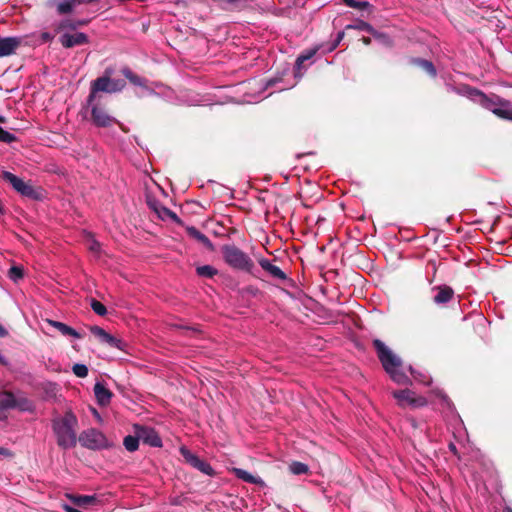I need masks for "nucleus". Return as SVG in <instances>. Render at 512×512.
Wrapping results in <instances>:
<instances>
[{
  "mask_svg": "<svg viewBox=\"0 0 512 512\" xmlns=\"http://www.w3.org/2000/svg\"><path fill=\"white\" fill-rule=\"evenodd\" d=\"M7 335V330L0 324V337H5Z\"/></svg>",
  "mask_w": 512,
  "mask_h": 512,
  "instance_id": "obj_43",
  "label": "nucleus"
},
{
  "mask_svg": "<svg viewBox=\"0 0 512 512\" xmlns=\"http://www.w3.org/2000/svg\"><path fill=\"white\" fill-rule=\"evenodd\" d=\"M139 440H140V438L138 437L137 434H136V436L129 435L124 438L123 444L128 451L133 452L138 449Z\"/></svg>",
  "mask_w": 512,
  "mask_h": 512,
  "instance_id": "obj_24",
  "label": "nucleus"
},
{
  "mask_svg": "<svg viewBox=\"0 0 512 512\" xmlns=\"http://www.w3.org/2000/svg\"><path fill=\"white\" fill-rule=\"evenodd\" d=\"M15 395L10 392L0 394V410L14 408Z\"/></svg>",
  "mask_w": 512,
  "mask_h": 512,
  "instance_id": "obj_22",
  "label": "nucleus"
},
{
  "mask_svg": "<svg viewBox=\"0 0 512 512\" xmlns=\"http://www.w3.org/2000/svg\"><path fill=\"white\" fill-rule=\"evenodd\" d=\"M503 512H512V509L510 507H505Z\"/></svg>",
  "mask_w": 512,
  "mask_h": 512,
  "instance_id": "obj_47",
  "label": "nucleus"
},
{
  "mask_svg": "<svg viewBox=\"0 0 512 512\" xmlns=\"http://www.w3.org/2000/svg\"><path fill=\"white\" fill-rule=\"evenodd\" d=\"M93 414L95 415V417H97L98 419H100V416H99L98 412H97L95 409H93Z\"/></svg>",
  "mask_w": 512,
  "mask_h": 512,
  "instance_id": "obj_46",
  "label": "nucleus"
},
{
  "mask_svg": "<svg viewBox=\"0 0 512 512\" xmlns=\"http://www.w3.org/2000/svg\"><path fill=\"white\" fill-rule=\"evenodd\" d=\"M94 394L98 404L101 406L108 405L111 401L112 393L100 382L95 384Z\"/></svg>",
  "mask_w": 512,
  "mask_h": 512,
  "instance_id": "obj_15",
  "label": "nucleus"
},
{
  "mask_svg": "<svg viewBox=\"0 0 512 512\" xmlns=\"http://www.w3.org/2000/svg\"><path fill=\"white\" fill-rule=\"evenodd\" d=\"M363 42H364V44L369 45L370 44V38L364 37L363 38Z\"/></svg>",
  "mask_w": 512,
  "mask_h": 512,
  "instance_id": "obj_44",
  "label": "nucleus"
},
{
  "mask_svg": "<svg viewBox=\"0 0 512 512\" xmlns=\"http://www.w3.org/2000/svg\"><path fill=\"white\" fill-rule=\"evenodd\" d=\"M411 374L413 375L414 379L418 380L417 376L414 375L413 370H411Z\"/></svg>",
  "mask_w": 512,
  "mask_h": 512,
  "instance_id": "obj_48",
  "label": "nucleus"
},
{
  "mask_svg": "<svg viewBox=\"0 0 512 512\" xmlns=\"http://www.w3.org/2000/svg\"><path fill=\"white\" fill-rule=\"evenodd\" d=\"M224 262L234 270L252 273L254 262L251 257L235 245L226 244L221 247Z\"/></svg>",
  "mask_w": 512,
  "mask_h": 512,
  "instance_id": "obj_3",
  "label": "nucleus"
},
{
  "mask_svg": "<svg viewBox=\"0 0 512 512\" xmlns=\"http://www.w3.org/2000/svg\"><path fill=\"white\" fill-rule=\"evenodd\" d=\"M78 420L76 416L67 411L64 415L55 417L52 420V429L57 439V444L63 449H70L76 446V428Z\"/></svg>",
  "mask_w": 512,
  "mask_h": 512,
  "instance_id": "obj_1",
  "label": "nucleus"
},
{
  "mask_svg": "<svg viewBox=\"0 0 512 512\" xmlns=\"http://www.w3.org/2000/svg\"><path fill=\"white\" fill-rule=\"evenodd\" d=\"M46 5L49 7L56 5L58 14L63 15L70 13L76 6V2L75 0H62L56 3V0H48Z\"/></svg>",
  "mask_w": 512,
  "mask_h": 512,
  "instance_id": "obj_18",
  "label": "nucleus"
},
{
  "mask_svg": "<svg viewBox=\"0 0 512 512\" xmlns=\"http://www.w3.org/2000/svg\"><path fill=\"white\" fill-rule=\"evenodd\" d=\"M392 395L397 400L398 405L403 408H418L427 404V401L424 397L416 395L415 392L409 389L394 391Z\"/></svg>",
  "mask_w": 512,
  "mask_h": 512,
  "instance_id": "obj_6",
  "label": "nucleus"
},
{
  "mask_svg": "<svg viewBox=\"0 0 512 512\" xmlns=\"http://www.w3.org/2000/svg\"><path fill=\"white\" fill-rule=\"evenodd\" d=\"M72 370L73 373L80 378H84L88 375V368L84 364H75Z\"/></svg>",
  "mask_w": 512,
  "mask_h": 512,
  "instance_id": "obj_33",
  "label": "nucleus"
},
{
  "mask_svg": "<svg viewBox=\"0 0 512 512\" xmlns=\"http://www.w3.org/2000/svg\"><path fill=\"white\" fill-rule=\"evenodd\" d=\"M182 456L186 460L187 463H189L191 466L196 468L197 470L201 471L202 473L213 476L215 474L214 469L211 467L209 463H207L204 460H201L199 457L191 453L186 448H181L180 450Z\"/></svg>",
  "mask_w": 512,
  "mask_h": 512,
  "instance_id": "obj_10",
  "label": "nucleus"
},
{
  "mask_svg": "<svg viewBox=\"0 0 512 512\" xmlns=\"http://www.w3.org/2000/svg\"><path fill=\"white\" fill-rule=\"evenodd\" d=\"M417 64L421 66L427 73L432 76L436 75V70L432 64V62L427 60H417Z\"/></svg>",
  "mask_w": 512,
  "mask_h": 512,
  "instance_id": "obj_34",
  "label": "nucleus"
},
{
  "mask_svg": "<svg viewBox=\"0 0 512 512\" xmlns=\"http://www.w3.org/2000/svg\"><path fill=\"white\" fill-rule=\"evenodd\" d=\"M157 213L159 214V216L161 218H163L165 215L170 214V211L168 209H166V208H162L161 211L157 210Z\"/></svg>",
  "mask_w": 512,
  "mask_h": 512,
  "instance_id": "obj_41",
  "label": "nucleus"
},
{
  "mask_svg": "<svg viewBox=\"0 0 512 512\" xmlns=\"http://www.w3.org/2000/svg\"><path fill=\"white\" fill-rule=\"evenodd\" d=\"M91 308L92 310L99 316H104L107 313L106 307L99 301L92 299L91 300Z\"/></svg>",
  "mask_w": 512,
  "mask_h": 512,
  "instance_id": "obj_30",
  "label": "nucleus"
},
{
  "mask_svg": "<svg viewBox=\"0 0 512 512\" xmlns=\"http://www.w3.org/2000/svg\"><path fill=\"white\" fill-rule=\"evenodd\" d=\"M259 265L269 273L273 278L283 280L286 278L285 273L276 265L272 264L268 259L261 258Z\"/></svg>",
  "mask_w": 512,
  "mask_h": 512,
  "instance_id": "obj_16",
  "label": "nucleus"
},
{
  "mask_svg": "<svg viewBox=\"0 0 512 512\" xmlns=\"http://www.w3.org/2000/svg\"><path fill=\"white\" fill-rule=\"evenodd\" d=\"M453 296V290L449 287L439 288L437 294L434 296V301L437 304L447 303Z\"/></svg>",
  "mask_w": 512,
  "mask_h": 512,
  "instance_id": "obj_20",
  "label": "nucleus"
},
{
  "mask_svg": "<svg viewBox=\"0 0 512 512\" xmlns=\"http://www.w3.org/2000/svg\"><path fill=\"white\" fill-rule=\"evenodd\" d=\"M103 343H106L109 346L115 347L119 350H124L125 348V343L121 339H118L111 334L107 335L106 340Z\"/></svg>",
  "mask_w": 512,
  "mask_h": 512,
  "instance_id": "obj_28",
  "label": "nucleus"
},
{
  "mask_svg": "<svg viewBox=\"0 0 512 512\" xmlns=\"http://www.w3.org/2000/svg\"><path fill=\"white\" fill-rule=\"evenodd\" d=\"M47 323L54 327L55 329H57L62 335L64 336H70V337H74V338H81V334H79L75 329H73L72 327L66 325L65 323H62V322H59V321H55V320H50V319H47Z\"/></svg>",
  "mask_w": 512,
  "mask_h": 512,
  "instance_id": "obj_17",
  "label": "nucleus"
},
{
  "mask_svg": "<svg viewBox=\"0 0 512 512\" xmlns=\"http://www.w3.org/2000/svg\"><path fill=\"white\" fill-rule=\"evenodd\" d=\"M347 28L348 29L349 28H354V29H359V30H365V31H368V32L372 31V27L368 23L363 22V21H361L357 25H348Z\"/></svg>",
  "mask_w": 512,
  "mask_h": 512,
  "instance_id": "obj_37",
  "label": "nucleus"
},
{
  "mask_svg": "<svg viewBox=\"0 0 512 512\" xmlns=\"http://www.w3.org/2000/svg\"><path fill=\"white\" fill-rule=\"evenodd\" d=\"M289 470L294 475L307 474L309 471V467L302 462H292L289 465Z\"/></svg>",
  "mask_w": 512,
  "mask_h": 512,
  "instance_id": "obj_25",
  "label": "nucleus"
},
{
  "mask_svg": "<svg viewBox=\"0 0 512 512\" xmlns=\"http://www.w3.org/2000/svg\"><path fill=\"white\" fill-rule=\"evenodd\" d=\"M90 332L96 336L101 342L106 340V337L109 333H107L103 328L99 326H91Z\"/></svg>",
  "mask_w": 512,
  "mask_h": 512,
  "instance_id": "obj_32",
  "label": "nucleus"
},
{
  "mask_svg": "<svg viewBox=\"0 0 512 512\" xmlns=\"http://www.w3.org/2000/svg\"><path fill=\"white\" fill-rule=\"evenodd\" d=\"M33 403L24 396H15L14 400V408L19 409L20 411H32Z\"/></svg>",
  "mask_w": 512,
  "mask_h": 512,
  "instance_id": "obj_21",
  "label": "nucleus"
},
{
  "mask_svg": "<svg viewBox=\"0 0 512 512\" xmlns=\"http://www.w3.org/2000/svg\"><path fill=\"white\" fill-rule=\"evenodd\" d=\"M61 27H63V28H64V27H70V25H69L68 21H65V22H63V23L61 24Z\"/></svg>",
  "mask_w": 512,
  "mask_h": 512,
  "instance_id": "obj_45",
  "label": "nucleus"
},
{
  "mask_svg": "<svg viewBox=\"0 0 512 512\" xmlns=\"http://www.w3.org/2000/svg\"><path fill=\"white\" fill-rule=\"evenodd\" d=\"M60 43L65 48H72L88 43V37L82 32H76L73 34L65 33L60 37Z\"/></svg>",
  "mask_w": 512,
  "mask_h": 512,
  "instance_id": "obj_12",
  "label": "nucleus"
},
{
  "mask_svg": "<svg viewBox=\"0 0 512 512\" xmlns=\"http://www.w3.org/2000/svg\"><path fill=\"white\" fill-rule=\"evenodd\" d=\"M9 277L13 281H18L23 277V270L21 267L13 266L9 270Z\"/></svg>",
  "mask_w": 512,
  "mask_h": 512,
  "instance_id": "obj_35",
  "label": "nucleus"
},
{
  "mask_svg": "<svg viewBox=\"0 0 512 512\" xmlns=\"http://www.w3.org/2000/svg\"><path fill=\"white\" fill-rule=\"evenodd\" d=\"M343 2L347 6H349L351 8L359 9V10H363V9H366L369 7V3L366 1L343 0Z\"/></svg>",
  "mask_w": 512,
  "mask_h": 512,
  "instance_id": "obj_31",
  "label": "nucleus"
},
{
  "mask_svg": "<svg viewBox=\"0 0 512 512\" xmlns=\"http://www.w3.org/2000/svg\"><path fill=\"white\" fill-rule=\"evenodd\" d=\"M64 496L71 503L81 508H87L90 505H96L99 503L96 495H78L73 493H65Z\"/></svg>",
  "mask_w": 512,
  "mask_h": 512,
  "instance_id": "obj_13",
  "label": "nucleus"
},
{
  "mask_svg": "<svg viewBox=\"0 0 512 512\" xmlns=\"http://www.w3.org/2000/svg\"><path fill=\"white\" fill-rule=\"evenodd\" d=\"M476 95L480 97V102L486 109L491 110L495 115H497L500 118L512 121V109L508 107V101L499 100L498 102L501 107H497L495 101L489 99L481 92L477 91Z\"/></svg>",
  "mask_w": 512,
  "mask_h": 512,
  "instance_id": "obj_7",
  "label": "nucleus"
},
{
  "mask_svg": "<svg viewBox=\"0 0 512 512\" xmlns=\"http://www.w3.org/2000/svg\"><path fill=\"white\" fill-rule=\"evenodd\" d=\"M86 246L95 256L100 254V244L91 235H87Z\"/></svg>",
  "mask_w": 512,
  "mask_h": 512,
  "instance_id": "obj_27",
  "label": "nucleus"
},
{
  "mask_svg": "<svg viewBox=\"0 0 512 512\" xmlns=\"http://www.w3.org/2000/svg\"><path fill=\"white\" fill-rule=\"evenodd\" d=\"M232 471L237 478L241 479L244 482L264 486V481L260 477L254 476L246 470L240 468H233Z\"/></svg>",
  "mask_w": 512,
  "mask_h": 512,
  "instance_id": "obj_19",
  "label": "nucleus"
},
{
  "mask_svg": "<svg viewBox=\"0 0 512 512\" xmlns=\"http://www.w3.org/2000/svg\"><path fill=\"white\" fill-rule=\"evenodd\" d=\"M90 105L92 121L96 126L109 127L112 124L117 123V120L110 116L103 107L98 104H93V102Z\"/></svg>",
  "mask_w": 512,
  "mask_h": 512,
  "instance_id": "obj_9",
  "label": "nucleus"
},
{
  "mask_svg": "<svg viewBox=\"0 0 512 512\" xmlns=\"http://www.w3.org/2000/svg\"><path fill=\"white\" fill-rule=\"evenodd\" d=\"M3 177L21 195L29 197V198H33V199L39 198V193L34 189V187L31 184L23 181L21 178L15 176L14 174H12L10 172H4Z\"/></svg>",
  "mask_w": 512,
  "mask_h": 512,
  "instance_id": "obj_8",
  "label": "nucleus"
},
{
  "mask_svg": "<svg viewBox=\"0 0 512 512\" xmlns=\"http://www.w3.org/2000/svg\"><path fill=\"white\" fill-rule=\"evenodd\" d=\"M193 234L196 238H198L200 241H202L203 243L205 244H210V241L209 239L202 233H200L199 231L193 229Z\"/></svg>",
  "mask_w": 512,
  "mask_h": 512,
  "instance_id": "obj_38",
  "label": "nucleus"
},
{
  "mask_svg": "<svg viewBox=\"0 0 512 512\" xmlns=\"http://www.w3.org/2000/svg\"><path fill=\"white\" fill-rule=\"evenodd\" d=\"M122 74L134 85L144 86L145 80L140 76L134 74L129 68H123Z\"/></svg>",
  "mask_w": 512,
  "mask_h": 512,
  "instance_id": "obj_23",
  "label": "nucleus"
},
{
  "mask_svg": "<svg viewBox=\"0 0 512 512\" xmlns=\"http://www.w3.org/2000/svg\"><path fill=\"white\" fill-rule=\"evenodd\" d=\"M373 345L378 357L392 380L398 384H408L409 378L400 371L401 360L382 341L376 339Z\"/></svg>",
  "mask_w": 512,
  "mask_h": 512,
  "instance_id": "obj_2",
  "label": "nucleus"
},
{
  "mask_svg": "<svg viewBox=\"0 0 512 512\" xmlns=\"http://www.w3.org/2000/svg\"><path fill=\"white\" fill-rule=\"evenodd\" d=\"M15 140H16V137L12 133H10V132L4 130L2 127H0V141L1 142L11 143Z\"/></svg>",
  "mask_w": 512,
  "mask_h": 512,
  "instance_id": "obj_36",
  "label": "nucleus"
},
{
  "mask_svg": "<svg viewBox=\"0 0 512 512\" xmlns=\"http://www.w3.org/2000/svg\"><path fill=\"white\" fill-rule=\"evenodd\" d=\"M122 80H111L109 77H99L92 82L91 92L87 99L88 104L94 102L97 92H118L124 88Z\"/></svg>",
  "mask_w": 512,
  "mask_h": 512,
  "instance_id": "obj_4",
  "label": "nucleus"
},
{
  "mask_svg": "<svg viewBox=\"0 0 512 512\" xmlns=\"http://www.w3.org/2000/svg\"><path fill=\"white\" fill-rule=\"evenodd\" d=\"M0 455H3V456H11V452L8 450V449H5L3 447H0Z\"/></svg>",
  "mask_w": 512,
  "mask_h": 512,
  "instance_id": "obj_42",
  "label": "nucleus"
},
{
  "mask_svg": "<svg viewBox=\"0 0 512 512\" xmlns=\"http://www.w3.org/2000/svg\"><path fill=\"white\" fill-rule=\"evenodd\" d=\"M135 433L138 435L140 440L149 444L153 447H160L162 445V441L157 433L148 427L143 426H135Z\"/></svg>",
  "mask_w": 512,
  "mask_h": 512,
  "instance_id": "obj_11",
  "label": "nucleus"
},
{
  "mask_svg": "<svg viewBox=\"0 0 512 512\" xmlns=\"http://www.w3.org/2000/svg\"><path fill=\"white\" fill-rule=\"evenodd\" d=\"M78 440L83 447L92 450L103 449L109 445L105 435L95 428L83 431Z\"/></svg>",
  "mask_w": 512,
  "mask_h": 512,
  "instance_id": "obj_5",
  "label": "nucleus"
},
{
  "mask_svg": "<svg viewBox=\"0 0 512 512\" xmlns=\"http://www.w3.org/2000/svg\"><path fill=\"white\" fill-rule=\"evenodd\" d=\"M20 44L21 39L18 37H0V58L14 54Z\"/></svg>",
  "mask_w": 512,
  "mask_h": 512,
  "instance_id": "obj_14",
  "label": "nucleus"
},
{
  "mask_svg": "<svg viewBox=\"0 0 512 512\" xmlns=\"http://www.w3.org/2000/svg\"><path fill=\"white\" fill-rule=\"evenodd\" d=\"M343 36H344V34H343V33H339V34H338L337 40L335 41V43H334V44L332 45V47L330 48V51H331V50H333V49H335V48L338 46V44H339V43H340V41L342 40Z\"/></svg>",
  "mask_w": 512,
  "mask_h": 512,
  "instance_id": "obj_40",
  "label": "nucleus"
},
{
  "mask_svg": "<svg viewBox=\"0 0 512 512\" xmlns=\"http://www.w3.org/2000/svg\"><path fill=\"white\" fill-rule=\"evenodd\" d=\"M41 39L44 42H48V41L53 39V36L50 33H48V32H44V33L41 34Z\"/></svg>",
  "mask_w": 512,
  "mask_h": 512,
  "instance_id": "obj_39",
  "label": "nucleus"
},
{
  "mask_svg": "<svg viewBox=\"0 0 512 512\" xmlns=\"http://www.w3.org/2000/svg\"><path fill=\"white\" fill-rule=\"evenodd\" d=\"M318 48H313V49H309L307 51H305L303 54H301L298 58H297V61H296V66H297V69H300L302 64L311 59L317 52Z\"/></svg>",
  "mask_w": 512,
  "mask_h": 512,
  "instance_id": "obj_26",
  "label": "nucleus"
},
{
  "mask_svg": "<svg viewBox=\"0 0 512 512\" xmlns=\"http://www.w3.org/2000/svg\"><path fill=\"white\" fill-rule=\"evenodd\" d=\"M197 274L203 277H213L217 274V270L210 265H203L197 268Z\"/></svg>",
  "mask_w": 512,
  "mask_h": 512,
  "instance_id": "obj_29",
  "label": "nucleus"
}]
</instances>
